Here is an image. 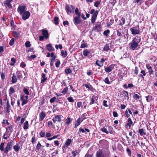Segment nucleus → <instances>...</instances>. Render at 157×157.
Here are the masks:
<instances>
[{"label":"nucleus","mask_w":157,"mask_h":157,"mask_svg":"<svg viewBox=\"0 0 157 157\" xmlns=\"http://www.w3.org/2000/svg\"><path fill=\"white\" fill-rule=\"evenodd\" d=\"M141 39L140 36H135L129 44L130 49L132 50L138 49L139 48V44L140 42Z\"/></svg>","instance_id":"f257e3e1"},{"label":"nucleus","mask_w":157,"mask_h":157,"mask_svg":"<svg viewBox=\"0 0 157 157\" xmlns=\"http://www.w3.org/2000/svg\"><path fill=\"white\" fill-rule=\"evenodd\" d=\"M130 30L133 36L136 34H139L140 33L139 25H137L135 27H133L131 28Z\"/></svg>","instance_id":"f03ea898"},{"label":"nucleus","mask_w":157,"mask_h":157,"mask_svg":"<svg viewBox=\"0 0 157 157\" xmlns=\"http://www.w3.org/2000/svg\"><path fill=\"white\" fill-rule=\"evenodd\" d=\"M13 145V144L12 140L7 143L6 146L4 150V152L5 154H7L9 151L11 150Z\"/></svg>","instance_id":"7ed1b4c3"},{"label":"nucleus","mask_w":157,"mask_h":157,"mask_svg":"<svg viewBox=\"0 0 157 157\" xmlns=\"http://www.w3.org/2000/svg\"><path fill=\"white\" fill-rule=\"evenodd\" d=\"M134 124L132 121L131 119L130 118H129L127 121L125 127L126 128L129 129L131 128V126H133Z\"/></svg>","instance_id":"20e7f679"},{"label":"nucleus","mask_w":157,"mask_h":157,"mask_svg":"<svg viewBox=\"0 0 157 157\" xmlns=\"http://www.w3.org/2000/svg\"><path fill=\"white\" fill-rule=\"evenodd\" d=\"M26 6H19L17 8L18 12L21 15L26 11Z\"/></svg>","instance_id":"39448f33"},{"label":"nucleus","mask_w":157,"mask_h":157,"mask_svg":"<svg viewBox=\"0 0 157 157\" xmlns=\"http://www.w3.org/2000/svg\"><path fill=\"white\" fill-rule=\"evenodd\" d=\"M66 11L68 12L73 13L74 12L75 8L72 5H71L70 6H69L68 5H66Z\"/></svg>","instance_id":"423d86ee"},{"label":"nucleus","mask_w":157,"mask_h":157,"mask_svg":"<svg viewBox=\"0 0 157 157\" xmlns=\"http://www.w3.org/2000/svg\"><path fill=\"white\" fill-rule=\"evenodd\" d=\"M22 18L23 20H26L28 19L30 16V14L29 11H26L22 14Z\"/></svg>","instance_id":"0eeeda50"},{"label":"nucleus","mask_w":157,"mask_h":157,"mask_svg":"<svg viewBox=\"0 0 157 157\" xmlns=\"http://www.w3.org/2000/svg\"><path fill=\"white\" fill-rule=\"evenodd\" d=\"M115 66V64H112L109 67L105 68V71L107 73H109L111 71Z\"/></svg>","instance_id":"6e6552de"},{"label":"nucleus","mask_w":157,"mask_h":157,"mask_svg":"<svg viewBox=\"0 0 157 157\" xmlns=\"http://www.w3.org/2000/svg\"><path fill=\"white\" fill-rule=\"evenodd\" d=\"M86 118V117H84V118H78L77 121L75 123V128H77L78 125H79Z\"/></svg>","instance_id":"1a4fd4ad"},{"label":"nucleus","mask_w":157,"mask_h":157,"mask_svg":"<svg viewBox=\"0 0 157 157\" xmlns=\"http://www.w3.org/2000/svg\"><path fill=\"white\" fill-rule=\"evenodd\" d=\"M98 11L96 10L95 13L93 15L91 18V22L92 23H94L95 21L97 15L98 14Z\"/></svg>","instance_id":"9d476101"},{"label":"nucleus","mask_w":157,"mask_h":157,"mask_svg":"<svg viewBox=\"0 0 157 157\" xmlns=\"http://www.w3.org/2000/svg\"><path fill=\"white\" fill-rule=\"evenodd\" d=\"M62 116L61 115L56 116L54 118L52 119L53 121L55 123L56 121L60 122L61 121Z\"/></svg>","instance_id":"9b49d317"},{"label":"nucleus","mask_w":157,"mask_h":157,"mask_svg":"<svg viewBox=\"0 0 157 157\" xmlns=\"http://www.w3.org/2000/svg\"><path fill=\"white\" fill-rule=\"evenodd\" d=\"M80 17H75L74 19V22L75 25L80 24L81 22Z\"/></svg>","instance_id":"f8f14e48"},{"label":"nucleus","mask_w":157,"mask_h":157,"mask_svg":"<svg viewBox=\"0 0 157 157\" xmlns=\"http://www.w3.org/2000/svg\"><path fill=\"white\" fill-rule=\"evenodd\" d=\"M146 67L149 70L148 72H149V74L150 75L152 74L153 72V70H152V67L150 66L149 64H146Z\"/></svg>","instance_id":"ddd939ff"},{"label":"nucleus","mask_w":157,"mask_h":157,"mask_svg":"<svg viewBox=\"0 0 157 157\" xmlns=\"http://www.w3.org/2000/svg\"><path fill=\"white\" fill-rule=\"evenodd\" d=\"M46 116V114L44 112H42L39 115V121H42Z\"/></svg>","instance_id":"4468645a"},{"label":"nucleus","mask_w":157,"mask_h":157,"mask_svg":"<svg viewBox=\"0 0 157 157\" xmlns=\"http://www.w3.org/2000/svg\"><path fill=\"white\" fill-rule=\"evenodd\" d=\"M46 48L49 52L53 51L54 50V48L52 47V45L51 44L46 45Z\"/></svg>","instance_id":"2eb2a0df"},{"label":"nucleus","mask_w":157,"mask_h":157,"mask_svg":"<svg viewBox=\"0 0 157 157\" xmlns=\"http://www.w3.org/2000/svg\"><path fill=\"white\" fill-rule=\"evenodd\" d=\"M15 92V89L13 87H11L9 90V94L10 96L12 97L13 94Z\"/></svg>","instance_id":"dca6fc26"},{"label":"nucleus","mask_w":157,"mask_h":157,"mask_svg":"<svg viewBox=\"0 0 157 157\" xmlns=\"http://www.w3.org/2000/svg\"><path fill=\"white\" fill-rule=\"evenodd\" d=\"M20 33L21 32H17L16 31H13V35L15 38H18L20 36Z\"/></svg>","instance_id":"f3484780"},{"label":"nucleus","mask_w":157,"mask_h":157,"mask_svg":"<svg viewBox=\"0 0 157 157\" xmlns=\"http://www.w3.org/2000/svg\"><path fill=\"white\" fill-rule=\"evenodd\" d=\"M11 2L5 1L4 4V5L6 7H8V8L11 9L12 8V6L10 4Z\"/></svg>","instance_id":"a211bd4d"},{"label":"nucleus","mask_w":157,"mask_h":157,"mask_svg":"<svg viewBox=\"0 0 157 157\" xmlns=\"http://www.w3.org/2000/svg\"><path fill=\"white\" fill-rule=\"evenodd\" d=\"M101 25L100 24H98L95 25V26L93 28L97 32H98L100 30Z\"/></svg>","instance_id":"6ab92c4d"},{"label":"nucleus","mask_w":157,"mask_h":157,"mask_svg":"<svg viewBox=\"0 0 157 157\" xmlns=\"http://www.w3.org/2000/svg\"><path fill=\"white\" fill-rule=\"evenodd\" d=\"M42 34L46 38H47L48 36V31L45 30L43 29L42 30Z\"/></svg>","instance_id":"aec40b11"},{"label":"nucleus","mask_w":157,"mask_h":157,"mask_svg":"<svg viewBox=\"0 0 157 157\" xmlns=\"http://www.w3.org/2000/svg\"><path fill=\"white\" fill-rule=\"evenodd\" d=\"M107 129L108 131V133H110L111 134L113 133L114 131L112 127L110 126H107Z\"/></svg>","instance_id":"412c9836"},{"label":"nucleus","mask_w":157,"mask_h":157,"mask_svg":"<svg viewBox=\"0 0 157 157\" xmlns=\"http://www.w3.org/2000/svg\"><path fill=\"white\" fill-rule=\"evenodd\" d=\"M146 75L145 71L144 70H142L140 71V74L138 75L139 77H141L143 78H144V76H145Z\"/></svg>","instance_id":"4be33fe9"},{"label":"nucleus","mask_w":157,"mask_h":157,"mask_svg":"<svg viewBox=\"0 0 157 157\" xmlns=\"http://www.w3.org/2000/svg\"><path fill=\"white\" fill-rule=\"evenodd\" d=\"M13 148L16 152H18L20 149V146L17 143L16 145H15L13 147Z\"/></svg>","instance_id":"5701e85b"},{"label":"nucleus","mask_w":157,"mask_h":157,"mask_svg":"<svg viewBox=\"0 0 157 157\" xmlns=\"http://www.w3.org/2000/svg\"><path fill=\"white\" fill-rule=\"evenodd\" d=\"M16 76L17 77L18 79L21 80V79L22 77V75L21 72L19 71H17L16 72Z\"/></svg>","instance_id":"b1692460"},{"label":"nucleus","mask_w":157,"mask_h":157,"mask_svg":"<svg viewBox=\"0 0 157 157\" xmlns=\"http://www.w3.org/2000/svg\"><path fill=\"white\" fill-rule=\"evenodd\" d=\"M17 79L16 76L13 74L11 82L13 83H15L17 82Z\"/></svg>","instance_id":"393cba45"},{"label":"nucleus","mask_w":157,"mask_h":157,"mask_svg":"<svg viewBox=\"0 0 157 157\" xmlns=\"http://www.w3.org/2000/svg\"><path fill=\"white\" fill-rule=\"evenodd\" d=\"M90 54V51L87 50L85 49L83 52V54L85 56H88Z\"/></svg>","instance_id":"a878e982"},{"label":"nucleus","mask_w":157,"mask_h":157,"mask_svg":"<svg viewBox=\"0 0 157 157\" xmlns=\"http://www.w3.org/2000/svg\"><path fill=\"white\" fill-rule=\"evenodd\" d=\"M125 19L123 17H122L120 20L119 21V25H122L124 24L125 22Z\"/></svg>","instance_id":"bb28decb"},{"label":"nucleus","mask_w":157,"mask_h":157,"mask_svg":"<svg viewBox=\"0 0 157 157\" xmlns=\"http://www.w3.org/2000/svg\"><path fill=\"white\" fill-rule=\"evenodd\" d=\"M45 74L44 73H43L42 74V78L43 79L41 80V83H44L46 80L47 79V77L45 76Z\"/></svg>","instance_id":"cd10ccee"},{"label":"nucleus","mask_w":157,"mask_h":157,"mask_svg":"<svg viewBox=\"0 0 157 157\" xmlns=\"http://www.w3.org/2000/svg\"><path fill=\"white\" fill-rule=\"evenodd\" d=\"M136 93H137L138 94H136L135 93H134V95L133 96V98L135 99V100H137L138 99H139L140 98V96L139 95H140V94L136 92Z\"/></svg>","instance_id":"c85d7f7f"},{"label":"nucleus","mask_w":157,"mask_h":157,"mask_svg":"<svg viewBox=\"0 0 157 157\" xmlns=\"http://www.w3.org/2000/svg\"><path fill=\"white\" fill-rule=\"evenodd\" d=\"M71 142V140L70 139H67L66 141L65 145V146L67 147L69 146Z\"/></svg>","instance_id":"c756f323"},{"label":"nucleus","mask_w":157,"mask_h":157,"mask_svg":"<svg viewBox=\"0 0 157 157\" xmlns=\"http://www.w3.org/2000/svg\"><path fill=\"white\" fill-rule=\"evenodd\" d=\"M124 94V97L125 99H126L127 100L129 99L128 93L126 91H124L123 92Z\"/></svg>","instance_id":"7c9ffc66"},{"label":"nucleus","mask_w":157,"mask_h":157,"mask_svg":"<svg viewBox=\"0 0 157 157\" xmlns=\"http://www.w3.org/2000/svg\"><path fill=\"white\" fill-rule=\"evenodd\" d=\"M29 128V123L27 121H26L24 123L23 128L24 129H27Z\"/></svg>","instance_id":"2f4dec72"},{"label":"nucleus","mask_w":157,"mask_h":157,"mask_svg":"<svg viewBox=\"0 0 157 157\" xmlns=\"http://www.w3.org/2000/svg\"><path fill=\"white\" fill-rule=\"evenodd\" d=\"M139 133L140 136L145 135L146 133L144 131V130L143 129H140L139 131Z\"/></svg>","instance_id":"473e14b6"},{"label":"nucleus","mask_w":157,"mask_h":157,"mask_svg":"<svg viewBox=\"0 0 157 157\" xmlns=\"http://www.w3.org/2000/svg\"><path fill=\"white\" fill-rule=\"evenodd\" d=\"M109 49V44H106L104 47L103 50L105 51H108Z\"/></svg>","instance_id":"72a5a7b5"},{"label":"nucleus","mask_w":157,"mask_h":157,"mask_svg":"<svg viewBox=\"0 0 157 157\" xmlns=\"http://www.w3.org/2000/svg\"><path fill=\"white\" fill-rule=\"evenodd\" d=\"M97 157H105L101 151L98 152L97 153Z\"/></svg>","instance_id":"f704fd0d"},{"label":"nucleus","mask_w":157,"mask_h":157,"mask_svg":"<svg viewBox=\"0 0 157 157\" xmlns=\"http://www.w3.org/2000/svg\"><path fill=\"white\" fill-rule=\"evenodd\" d=\"M95 64L98 66L100 67H102L103 65V64H102L101 63L99 60H96Z\"/></svg>","instance_id":"c9c22d12"},{"label":"nucleus","mask_w":157,"mask_h":157,"mask_svg":"<svg viewBox=\"0 0 157 157\" xmlns=\"http://www.w3.org/2000/svg\"><path fill=\"white\" fill-rule=\"evenodd\" d=\"M56 58V56H55L54 57L52 58L51 60L50 65L51 67L53 66V63L54 62L55 59Z\"/></svg>","instance_id":"e433bc0d"},{"label":"nucleus","mask_w":157,"mask_h":157,"mask_svg":"<svg viewBox=\"0 0 157 157\" xmlns=\"http://www.w3.org/2000/svg\"><path fill=\"white\" fill-rule=\"evenodd\" d=\"M65 72L66 74L67 75L71 73L72 71L70 68H67L65 69Z\"/></svg>","instance_id":"4c0bfd02"},{"label":"nucleus","mask_w":157,"mask_h":157,"mask_svg":"<svg viewBox=\"0 0 157 157\" xmlns=\"http://www.w3.org/2000/svg\"><path fill=\"white\" fill-rule=\"evenodd\" d=\"M11 60L12 62L10 63V65L11 66H13L16 62V60L14 58H13L11 59Z\"/></svg>","instance_id":"58836bf2"},{"label":"nucleus","mask_w":157,"mask_h":157,"mask_svg":"<svg viewBox=\"0 0 157 157\" xmlns=\"http://www.w3.org/2000/svg\"><path fill=\"white\" fill-rule=\"evenodd\" d=\"M61 54L63 57L64 58L67 56V52L66 51H61Z\"/></svg>","instance_id":"ea45409f"},{"label":"nucleus","mask_w":157,"mask_h":157,"mask_svg":"<svg viewBox=\"0 0 157 157\" xmlns=\"http://www.w3.org/2000/svg\"><path fill=\"white\" fill-rule=\"evenodd\" d=\"M23 91L24 93L27 95H29V92L28 90V89L26 88H24L23 90Z\"/></svg>","instance_id":"a19ab883"},{"label":"nucleus","mask_w":157,"mask_h":157,"mask_svg":"<svg viewBox=\"0 0 157 157\" xmlns=\"http://www.w3.org/2000/svg\"><path fill=\"white\" fill-rule=\"evenodd\" d=\"M75 12L76 14L78 16V17H80V16L81 13L78 12V8H76Z\"/></svg>","instance_id":"79ce46f5"},{"label":"nucleus","mask_w":157,"mask_h":157,"mask_svg":"<svg viewBox=\"0 0 157 157\" xmlns=\"http://www.w3.org/2000/svg\"><path fill=\"white\" fill-rule=\"evenodd\" d=\"M71 119L70 118L68 117L66 120V123L67 124H69L71 123Z\"/></svg>","instance_id":"37998d69"},{"label":"nucleus","mask_w":157,"mask_h":157,"mask_svg":"<svg viewBox=\"0 0 157 157\" xmlns=\"http://www.w3.org/2000/svg\"><path fill=\"white\" fill-rule=\"evenodd\" d=\"M96 98L94 97L93 96L92 98L91 99V102L90 103V105H91L92 104H94L95 103Z\"/></svg>","instance_id":"c03bdc74"},{"label":"nucleus","mask_w":157,"mask_h":157,"mask_svg":"<svg viewBox=\"0 0 157 157\" xmlns=\"http://www.w3.org/2000/svg\"><path fill=\"white\" fill-rule=\"evenodd\" d=\"M54 23L56 25H57L59 24V21H58V17H54Z\"/></svg>","instance_id":"a18cd8bd"},{"label":"nucleus","mask_w":157,"mask_h":157,"mask_svg":"<svg viewBox=\"0 0 157 157\" xmlns=\"http://www.w3.org/2000/svg\"><path fill=\"white\" fill-rule=\"evenodd\" d=\"M4 143H2L0 145V150L2 151H4Z\"/></svg>","instance_id":"49530a36"},{"label":"nucleus","mask_w":157,"mask_h":157,"mask_svg":"<svg viewBox=\"0 0 157 157\" xmlns=\"http://www.w3.org/2000/svg\"><path fill=\"white\" fill-rule=\"evenodd\" d=\"M146 100L147 102H150L152 99V97L150 95L146 96Z\"/></svg>","instance_id":"de8ad7c7"},{"label":"nucleus","mask_w":157,"mask_h":157,"mask_svg":"<svg viewBox=\"0 0 157 157\" xmlns=\"http://www.w3.org/2000/svg\"><path fill=\"white\" fill-rule=\"evenodd\" d=\"M116 2V1L115 0H110L109 1V3L112 6H114Z\"/></svg>","instance_id":"09e8293b"},{"label":"nucleus","mask_w":157,"mask_h":157,"mask_svg":"<svg viewBox=\"0 0 157 157\" xmlns=\"http://www.w3.org/2000/svg\"><path fill=\"white\" fill-rule=\"evenodd\" d=\"M104 81L105 83L109 84L110 82L109 80V78L108 77L106 78L104 80Z\"/></svg>","instance_id":"8fccbe9b"},{"label":"nucleus","mask_w":157,"mask_h":157,"mask_svg":"<svg viewBox=\"0 0 157 157\" xmlns=\"http://www.w3.org/2000/svg\"><path fill=\"white\" fill-rule=\"evenodd\" d=\"M68 90V88L67 87H65L63 89L62 92V93L64 94H66L67 93Z\"/></svg>","instance_id":"3c124183"},{"label":"nucleus","mask_w":157,"mask_h":157,"mask_svg":"<svg viewBox=\"0 0 157 157\" xmlns=\"http://www.w3.org/2000/svg\"><path fill=\"white\" fill-rule=\"evenodd\" d=\"M101 130L103 132H105L106 134H108V131L107 129V127L106 128H101Z\"/></svg>","instance_id":"603ef678"},{"label":"nucleus","mask_w":157,"mask_h":157,"mask_svg":"<svg viewBox=\"0 0 157 157\" xmlns=\"http://www.w3.org/2000/svg\"><path fill=\"white\" fill-rule=\"evenodd\" d=\"M72 153L73 157H75L78 154V152L77 151H73Z\"/></svg>","instance_id":"864d4df0"},{"label":"nucleus","mask_w":157,"mask_h":157,"mask_svg":"<svg viewBox=\"0 0 157 157\" xmlns=\"http://www.w3.org/2000/svg\"><path fill=\"white\" fill-rule=\"evenodd\" d=\"M42 146V145H41L40 143V142H38L37 144L36 147V149L37 150H39L40 148H41V147Z\"/></svg>","instance_id":"5fc2aeb1"},{"label":"nucleus","mask_w":157,"mask_h":157,"mask_svg":"<svg viewBox=\"0 0 157 157\" xmlns=\"http://www.w3.org/2000/svg\"><path fill=\"white\" fill-rule=\"evenodd\" d=\"M40 135L41 137H44L45 136V133L44 131H42L40 132Z\"/></svg>","instance_id":"6e6d98bb"},{"label":"nucleus","mask_w":157,"mask_h":157,"mask_svg":"<svg viewBox=\"0 0 157 157\" xmlns=\"http://www.w3.org/2000/svg\"><path fill=\"white\" fill-rule=\"evenodd\" d=\"M14 43V39L13 38H12L9 42L10 45L12 46L13 44Z\"/></svg>","instance_id":"4d7b16f0"},{"label":"nucleus","mask_w":157,"mask_h":157,"mask_svg":"<svg viewBox=\"0 0 157 157\" xmlns=\"http://www.w3.org/2000/svg\"><path fill=\"white\" fill-rule=\"evenodd\" d=\"M109 30L108 29H107L104 32L103 34L104 35L107 36L108 35V34L109 33Z\"/></svg>","instance_id":"13d9d810"},{"label":"nucleus","mask_w":157,"mask_h":157,"mask_svg":"<svg viewBox=\"0 0 157 157\" xmlns=\"http://www.w3.org/2000/svg\"><path fill=\"white\" fill-rule=\"evenodd\" d=\"M67 99L70 102H74V100L71 97L68 98Z\"/></svg>","instance_id":"bf43d9fd"},{"label":"nucleus","mask_w":157,"mask_h":157,"mask_svg":"<svg viewBox=\"0 0 157 157\" xmlns=\"http://www.w3.org/2000/svg\"><path fill=\"white\" fill-rule=\"evenodd\" d=\"M25 45L26 47H29L31 46L30 42L29 41H27L26 42L25 44Z\"/></svg>","instance_id":"052dcab7"},{"label":"nucleus","mask_w":157,"mask_h":157,"mask_svg":"<svg viewBox=\"0 0 157 157\" xmlns=\"http://www.w3.org/2000/svg\"><path fill=\"white\" fill-rule=\"evenodd\" d=\"M138 71H139L138 69V67H135L134 71V74H135L136 75H137L138 73Z\"/></svg>","instance_id":"680f3d73"},{"label":"nucleus","mask_w":157,"mask_h":157,"mask_svg":"<svg viewBox=\"0 0 157 157\" xmlns=\"http://www.w3.org/2000/svg\"><path fill=\"white\" fill-rule=\"evenodd\" d=\"M56 99V97H55L51 98L50 100V103H52L54 102L55 101Z\"/></svg>","instance_id":"e2e57ef3"},{"label":"nucleus","mask_w":157,"mask_h":157,"mask_svg":"<svg viewBox=\"0 0 157 157\" xmlns=\"http://www.w3.org/2000/svg\"><path fill=\"white\" fill-rule=\"evenodd\" d=\"M10 105L8 101L7 103L6 109H7V110L8 111H9L10 110Z\"/></svg>","instance_id":"0e129e2a"},{"label":"nucleus","mask_w":157,"mask_h":157,"mask_svg":"<svg viewBox=\"0 0 157 157\" xmlns=\"http://www.w3.org/2000/svg\"><path fill=\"white\" fill-rule=\"evenodd\" d=\"M83 86H85L88 89V90L90 89V87H91V86H89V85L86 84H83Z\"/></svg>","instance_id":"69168bd1"},{"label":"nucleus","mask_w":157,"mask_h":157,"mask_svg":"<svg viewBox=\"0 0 157 157\" xmlns=\"http://www.w3.org/2000/svg\"><path fill=\"white\" fill-rule=\"evenodd\" d=\"M100 2H101L100 1H96L94 4V6L96 7H98L100 3Z\"/></svg>","instance_id":"338daca9"},{"label":"nucleus","mask_w":157,"mask_h":157,"mask_svg":"<svg viewBox=\"0 0 157 157\" xmlns=\"http://www.w3.org/2000/svg\"><path fill=\"white\" fill-rule=\"evenodd\" d=\"M77 107L78 108H80L82 107V102L79 101L77 102Z\"/></svg>","instance_id":"774afa93"}]
</instances>
